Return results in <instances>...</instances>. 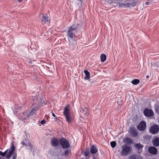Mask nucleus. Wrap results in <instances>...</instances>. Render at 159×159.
<instances>
[{"label": "nucleus", "instance_id": "f257e3e1", "mask_svg": "<svg viewBox=\"0 0 159 159\" xmlns=\"http://www.w3.org/2000/svg\"><path fill=\"white\" fill-rule=\"evenodd\" d=\"M139 0H125L124 3L121 2L119 3L120 7H134Z\"/></svg>", "mask_w": 159, "mask_h": 159}, {"label": "nucleus", "instance_id": "f03ea898", "mask_svg": "<svg viewBox=\"0 0 159 159\" xmlns=\"http://www.w3.org/2000/svg\"><path fill=\"white\" fill-rule=\"evenodd\" d=\"M15 147L14 144L12 143L11 147L9 149V152L6 155V158L7 159H9L11 157L12 155V159H16L17 157V154L15 152Z\"/></svg>", "mask_w": 159, "mask_h": 159}, {"label": "nucleus", "instance_id": "7ed1b4c3", "mask_svg": "<svg viewBox=\"0 0 159 159\" xmlns=\"http://www.w3.org/2000/svg\"><path fill=\"white\" fill-rule=\"evenodd\" d=\"M78 25V24H74L69 28L67 34L68 37L70 39H72L74 37H75V35L74 31L77 30Z\"/></svg>", "mask_w": 159, "mask_h": 159}, {"label": "nucleus", "instance_id": "20e7f679", "mask_svg": "<svg viewBox=\"0 0 159 159\" xmlns=\"http://www.w3.org/2000/svg\"><path fill=\"white\" fill-rule=\"evenodd\" d=\"M69 105H68L65 107L63 111V114L66 117V119L67 122L70 123L72 120V117L70 110L69 108Z\"/></svg>", "mask_w": 159, "mask_h": 159}, {"label": "nucleus", "instance_id": "39448f33", "mask_svg": "<svg viewBox=\"0 0 159 159\" xmlns=\"http://www.w3.org/2000/svg\"><path fill=\"white\" fill-rule=\"evenodd\" d=\"M80 115L81 117L84 119H87L89 115L87 108L85 107H81L80 111Z\"/></svg>", "mask_w": 159, "mask_h": 159}, {"label": "nucleus", "instance_id": "423d86ee", "mask_svg": "<svg viewBox=\"0 0 159 159\" xmlns=\"http://www.w3.org/2000/svg\"><path fill=\"white\" fill-rule=\"evenodd\" d=\"M132 151L131 148L126 145L122 147V150L121 155L122 156H127Z\"/></svg>", "mask_w": 159, "mask_h": 159}, {"label": "nucleus", "instance_id": "0eeeda50", "mask_svg": "<svg viewBox=\"0 0 159 159\" xmlns=\"http://www.w3.org/2000/svg\"><path fill=\"white\" fill-rule=\"evenodd\" d=\"M59 143L64 149L68 148L70 146L68 141L64 138H62L59 139Z\"/></svg>", "mask_w": 159, "mask_h": 159}, {"label": "nucleus", "instance_id": "6e6552de", "mask_svg": "<svg viewBox=\"0 0 159 159\" xmlns=\"http://www.w3.org/2000/svg\"><path fill=\"white\" fill-rule=\"evenodd\" d=\"M147 125L145 122L141 121L137 126V129L140 131H144L146 128Z\"/></svg>", "mask_w": 159, "mask_h": 159}, {"label": "nucleus", "instance_id": "1a4fd4ad", "mask_svg": "<svg viewBox=\"0 0 159 159\" xmlns=\"http://www.w3.org/2000/svg\"><path fill=\"white\" fill-rule=\"evenodd\" d=\"M150 132L152 134H156L159 131V126L157 125L152 126L149 129Z\"/></svg>", "mask_w": 159, "mask_h": 159}, {"label": "nucleus", "instance_id": "9d476101", "mask_svg": "<svg viewBox=\"0 0 159 159\" xmlns=\"http://www.w3.org/2000/svg\"><path fill=\"white\" fill-rule=\"evenodd\" d=\"M21 143L23 145L25 146L27 149L30 150L32 149V147L31 144L29 140L25 139Z\"/></svg>", "mask_w": 159, "mask_h": 159}, {"label": "nucleus", "instance_id": "9b49d317", "mask_svg": "<svg viewBox=\"0 0 159 159\" xmlns=\"http://www.w3.org/2000/svg\"><path fill=\"white\" fill-rule=\"evenodd\" d=\"M30 116V115H29L27 111H25L20 114L19 116V118L21 120H24Z\"/></svg>", "mask_w": 159, "mask_h": 159}, {"label": "nucleus", "instance_id": "f8f14e48", "mask_svg": "<svg viewBox=\"0 0 159 159\" xmlns=\"http://www.w3.org/2000/svg\"><path fill=\"white\" fill-rule=\"evenodd\" d=\"M144 114L146 116L148 117H151L154 114L153 111L148 108H146L144 110Z\"/></svg>", "mask_w": 159, "mask_h": 159}, {"label": "nucleus", "instance_id": "ddd939ff", "mask_svg": "<svg viewBox=\"0 0 159 159\" xmlns=\"http://www.w3.org/2000/svg\"><path fill=\"white\" fill-rule=\"evenodd\" d=\"M148 151L150 153L152 154H156L157 153V149L153 146L149 147L148 148Z\"/></svg>", "mask_w": 159, "mask_h": 159}, {"label": "nucleus", "instance_id": "4468645a", "mask_svg": "<svg viewBox=\"0 0 159 159\" xmlns=\"http://www.w3.org/2000/svg\"><path fill=\"white\" fill-rule=\"evenodd\" d=\"M131 135L133 137H137L138 135V133L136 129L134 127L130 128L129 129Z\"/></svg>", "mask_w": 159, "mask_h": 159}, {"label": "nucleus", "instance_id": "2eb2a0df", "mask_svg": "<svg viewBox=\"0 0 159 159\" xmlns=\"http://www.w3.org/2000/svg\"><path fill=\"white\" fill-rule=\"evenodd\" d=\"M59 143V140H58L56 138H53L51 140V143L52 145L54 147H57Z\"/></svg>", "mask_w": 159, "mask_h": 159}, {"label": "nucleus", "instance_id": "dca6fc26", "mask_svg": "<svg viewBox=\"0 0 159 159\" xmlns=\"http://www.w3.org/2000/svg\"><path fill=\"white\" fill-rule=\"evenodd\" d=\"M124 141L126 143L128 144H130L133 143V140L131 139L128 137L125 138L124 140Z\"/></svg>", "mask_w": 159, "mask_h": 159}, {"label": "nucleus", "instance_id": "f3484780", "mask_svg": "<svg viewBox=\"0 0 159 159\" xmlns=\"http://www.w3.org/2000/svg\"><path fill=\"white\" fill-rule=\"evenodd\" d=\"M43 18L41 20V21L42 22H44L45 23H47L49 22V20H48V16L46 15H44L42 14Z\"/></svg>", "mask_w": 159, "mask_h": 159}, {"label": "nucleus", "instance_id": "a211bd4d", "mask_svg": "<svg viewBox=\"0 0 159 159\" xmlns=\"http://www.w3.org/2000/svg\"><path fill=\"white\" fill-rule=\"evenodd\" d=\"M98 151L97 148L95 146L93 145L90 148V152L92 154H95Z\"/></svg>", "mask_w": 159, "mask_h": 159}, {"label": "nucleus", "instance_id": "6ab92c4d", "mask_svg": "<svg viewBox=\"0 0 159 159\" xmlns=\"http://www.w3.org/2000/svg\"><path fill=\"white\" fill-rule=\"evenodd\" d=\"M153 145L155 147L159 146V137H157L155 138L152 141Z\"/></svg>", "mask_w": 159, "mask_h": 159}, {"label": "nucleus", "instance_id": "aec40b11", "mask_svg": "<svg viewBox=\"0 0 159 159\" xmlns=\"http://www.w3.org/2000/svg\"><path fill=\"white\" fill-rule=\"evenodd\" d=\"M84 73L85 75V76L84 78L85 80H88L90 78V73L87 70H85L84 71Z\"/></svg>", "mask_w": 159, "mask_h": 159}, {"label": "nucleus", "instance_id": "412c9836", "mask_svg": "<svg viewBox=\"0 0 159 159\" xmlns=\"http://www.w3.org/2000/svg\"><path fill=\"white\" fill-rule=\"evenodd\" d=\"M101 61L102 62H104L106 60L107 57L105 54H102L100 56Z\"/></svg>", "mask_w": 159, "mask_h": 159}, {"label": "nucleus", "instance_id": "4be33fe9", "mask_svg": "<svg viewBox=\"0 0 159 159\" xmlns=\"http://www.w3.org/2000/svg\"><path fill=\"white\" fill-rule=\"evenodd\" d=\"M38 110V108L37 107H34L33 109H32V110L29 114V115H30H30H33L36 112V111Z\"/></svg>", "mask_w": 159, "mask_h": 159}, {"label": "nucleus", "instance_id": "5701e85b", "mask_svg": "<svg viewBox=\"0 0 159 159\" xmlns=\"http://www.w3.org/2000/svg\"><path fill=\"white\" fill-rule=\"evenodd\" d=\"M135 146L137 148L138 150H140V149H142L143 146L140 143H137L135 145Z\"/></svg>", "mask_w": 159, "mask_h": 159}, {"label": "nucleus", "instance_id": "b1692460", "mask_svg": "<svg viewBox=\"0 0 159 159\" xmlns=\"http://www.w3.org/2000/svg\"><path fill=\"white\" fill-rule=\"evenodd\" d=\"M139 82V80L137 79H135L131 81V83L134 85H137Z\"/></svg>", "mask_w": 159, "mask_h": 159}, {"label": "nucleus", "instance_id": "393cba45", "mask_svg": "<svg viewBox=\"0 0 159 159\" xmlns=\"http://www.w3.org/2000/svg\"><path fill=\"white\" fill-rule=\"evenodd\" d=\"M89 149H86L85 150V152L84 153V155L85 156H87L89 155Z\"/></svg>", "mask_w": 159, "mask_h": 159}, {"label": "nucleus", "instance_id": "a878e982", "mask_svg": "<svg viewBox=\"0 0 159 159\" xmlns=\"http://www.w3.org/2000/svg\"><path fill=\"white\" fill-rule=\"evenodd\" d=\"M9 149H7L4 152H2L1 155L3 157H5L7 153V154L9 152Z\"/></svg>", "mask_w": 159, "mask_h": 159}, {"label": "nucleus", "instance_id": "bb28decb", "mask_svg": "<svg viewBox=\"0 0 159 159\" xmlns=\"http://www.w3.org/2000/svg\"><path fill=\"white\" fill-rule=\"evenodd\" d=\"M111 145L112 148H115L116 145V143L115 141H112L111 142Z\"/></svg>", "mask_w": 159, "mask_h": 159}, {"label": "nucleus", "instance_id": "cd10ccee", "mask_svg": "<svg viewBox=\"0 0 159 159\" xmlns=\"http://www.w3.org/2000/svg\"><path fill=\"white\" fill-rule=\"evenodd\" d=\"M137 157L135 155H133L130 156L129 158V159H136Z\"/></svg>", "mask_w": 159, "mask_h": 159}, {"label": "nucleus", "instance_id": "c85d7f7f", "mask_svg": "<svg viewBox=\"0 0 159 159\" xmlns=\"http://www.w3.org/2000/svg\"><path fill=\"white\" fill-rule=\"evenodd\" d=\"M70 151L68 149L66 150L65 151L64 155L66 156L69 153Z\"/></svg>", "mask_w": 159, "mask_h": 159}, {"label": "nucleus", "instance_id": "c756f323", "mask_svg": "<svg viewBox=\"0 0 159 159\" xmlns=\"http://www.w3.org/2000/svg\"><path fill=\"white\" fill-rule=\"evenodd\" d=\"M46 120H42L41 122V123L42 125H43V124H45V123H46Z\"/></svg>", "mask_w": 159, "mask_h": 159}, {"label": "nucleus", "instance_id": "7c9ffc66", "mask_svg": "<svg viewBox=\"0 0 159 159\" xmlns=\"http://www.w3.org/2000/svg\"><path fill=\"white\" fill-rule=\"evenodd\" d=\"M137 159H143L142 157L140 156H139L137 158Z\"/></svg>", "mask_w": 159, "mask_h": 159}, {"label": "nucleus", "instance_id": "2f4dec72", "mask_svg": "<svg viewBox=\"0 0 159 159\" xmlns=\"http://www.w3.org/2000/svg\"><path fill=\"white\" fill-rule=\"evenodd\" d=\"M52 116H53V117H55V118H56V119H57V117H56V115H55V114L54 113H53V112H52Z\"/></svg>", "mask_w": 159, "mask_h": 159}, {"label": "nucleus", "instance_id": "473e14b6", "mask_svg": "<svg viewBox=\"0 0 159 159\" xmlns=\"http://www.w3.org/2000/svg\"><path fill=\"white\" fill-rule=\"evenodd\" d=\"M149 2H147L145 3V5H148L149 4Z\"/></svg>", "mask_w": 159, "mask_h": 159}, {"label": "nucleus", "instance_id": "72a5a7b5", "mask_svg": "<svg viewBox=\"0 0 159 159\" xmlns=\"http://www.w3.org/2000/svg\"><path fill=\"white\" fill-rule=\"evenodd\" d=\"M19 2H21L22 1V0H17Z\"/></svg>", "mask_w": 159, "mask_h": 159}, {"label": "nucleus", "instance_id": "f704fd0d", "mask_svg": "<svg viewBox=\"0 0 159 159\" xmlns=\"http://www.w3.org/2000/svg\"><path fill=\"white\" fill-rule=\"evenodd\" d=\"M81 3L82 2V0H79Z\"/></svg>", "mask_w": 159, "mask_h": 159}, {"label": "nucleus", "instance_id": "c9c22d12", "mask_svg": "<svg viewBox=\"0 0 159 159\" xmlns=\"http://www.w3.org/2000/svg\"><path fill=\"white\" fill-rule=\"evenodd\" d=\"M2 152V151H0V155H1V154Z\"/></svg>", "mask_w": 159, "mask_h": 159}, {"label": "nucleus", "instance_id": "e433bc0d", "mask_svg": "<svg viewBox=\"0 0 159 159\" xmlns=\"http://www.w3.org/2000/svg\"><path fill=\"white\" fill-rule=\"evenodd\" d=\"M148 77H148V76H147V78H148Z\"/></svg>", "mask_w": 159, "mask_h": 159}, {"label": "nucleus", "instance_id": "4c0bfd02", "mask_svg": "<svg viewBox=\"0 0 159 159\" xmlns=\"http://www.w3.org/2000/svg\"><path fill=\"white\" fill-rule=\"evenodd\" d=\"M0 159H2L1 157H0Z\"/></svg>", "mask_w": 159, "mask_h": 159}, {"label": "nucleus", "instance_id": "58836bf2", "mask_svg": "<svg viewBox=\"0 0 159 159\" xmlns=\"http://www.w3.org/2000/svg\"><path fill=\"white\" fill-rule=\"evenodd\" d=\"M94 159H95L94 158Z\"/></svg>", "mask_w": 159, "mask_h": 159}]
</instances>
